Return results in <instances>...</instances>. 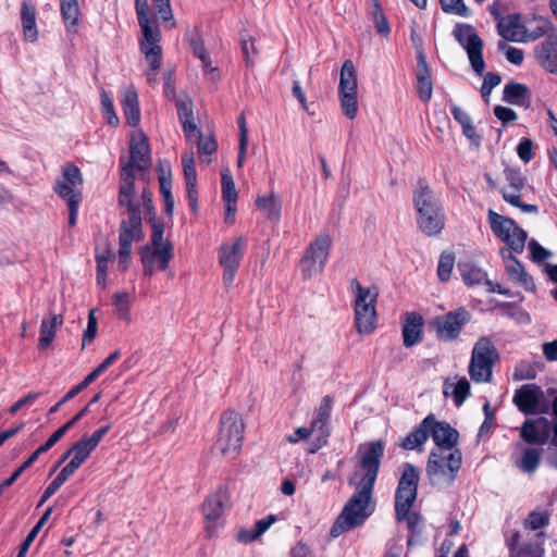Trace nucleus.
Listing matches in <instances>:
<instances>
[{
  "instance_id": "37998d69",
  "label": "nucleus",
  "mask_w": 557,
  "mask_h": 557,
  "mask_svg": "<svg viewBox=\"0 0 557 557\" xmlns=\"http://www.w3.org/2000/svg\"><path fill=\"white\" fill-rule=\"evenodd\" d=\"M541 450L536 448H527L517 466L527 473H533L541 462Z\"/></svg>"
},
{
  "instance_id": "aec40b11",
  "label": "nucleus",
  "mask_w": 557,
  "mask_h": 557,
  "mask_svg": "<svg viewBox=\"0 0 557 557\" xmlns=\"http://www.w3.org/2000/svg\"><path fill=\"white\" fill-rule=\"evenodd\" d=\"M498 35L505 40L513 42H528L527 26L521 21V15L510 14L502 23H497Z\"/></svg>"
},
{
  "instance_id": "6e6552de",
  "label": "nucleus",
  "mask_w": 557,
  "mask_h": 557,
  "mask_svg": "<svg viewBox=\"0 0 557 557\" xmlns=\"http://www.w3.org/2000/svg\"><path fill=\"white\" fill-rule=\"evenodd\" d=\"M358 79L357 71L351 60H346L341 69L338 99L344 115L354 120L358 115Z\"/></svg>"
},
{
  "instance_id": "ddd939ff",
  "label": "nucleus",
  "mask_w": 557,
  "mask_h": 557,
  "mask_svg": "<svg viewBox=\"0 0 557 557\" xmlns=\"http://www.w3.org/2000/svg\"><path fill=\"white\" fill-rule=\"evenodd\" d=\"M119 203L128 210V219L123 220L120 226V247L123 250L132 249L133 242H139L144 238L141 215L139 205L133 201V195H128L124 200L122 194H119Z\"/></svg>"
},
{
  "instance_id": "f3484780",
  "label": "nucleus",
  "mask_w": 557,
  "mask_h": 557,
  "mask_svg": "<svg viewBox=\"0 0 557 557\" xmlns=\"http://www.w3.org/2000/svg\"><path fill=\"white\" fill-rule=\"evenodd\" d=\"M161 38L140 39L139 50L144 54L148 64L146 72L147 82L150 85L158 83V71L161 66L162 48L160 46Z\"/></svg>"
},
{
  "instance_id": "1a4fd4ad",
  "label": "nucleus",
  "mask_w": 557,
  "mask_h": 557,
  "mask_svg": "<svg viewBox=\"0 0 557 557\" xmlns=\"http://www.w3.org/2000/svg\"><path fill=\"white\" fill-rule=\"evenodd\" d=\"M456 41L466 50L472 70L480 76L485 70L483 40L470 24L458 23L453 30Z\"/></svg>"
},
{
  "instance_id": "e433bc0d",
  "label": "nucleus",
  "mask_w": 557,
  "mask_h": 557,
  "mask_svg": "<svg viewBox=\"0 0 557 557\" xmlns=\"http://www.w3.org/2000/svg\"><path fill=\"white\" fill-rule=\"evenodd\" d=\"M529 89L525 85L519 83H509L504 87L503 100L505 102L523 106L525 98H529Z\"/></svg>"
},
{
  "instance_id": "4468645a",
  "label": "nucleus",
  "mask_w": 557,
  "mask_h": 557,
  "mask_svg": "<svg viewBox=\"0 0 557 557\" xmlns=\"http://www.w3.org/2000/svg\"><path fill=\"white\" fill-rule=\"evenodd\" d=\"M245 246V238L239 236L233 243H224L219 248V263L223 268V283L226 288L233 285Z\"/></svg>"
},
{
  "instance_id": "7c9ffc66",
  "label": "nucleus",
  "mask_w": 557,
  "mask_h": 557,
  "mask_svg": "<svg viewBox=\"0 0 557 557\" xmlns=\"http://www.w3.org/2000/svg\"><path fill=\"white\" fill-rule=\"evenodd\" d=\"M63 324L62 314H51L50 318H45L40 325V336L38 341V348L41 350L47 349L54 339L57 329Z\"/></svg>"
},
{
  "instance_id": "774afa93",
  "label": "nucleus",
  "mask_w": 557,
  "mask_h": 557,
  "mask_svg": "<svg viewBox=\"0 0 557 557\" xmlns=\"http://www.w3.org/2000/svg\"><path fill=\"white\" fill-rule=\"evenodd\" d=\"M529 249L534 262H542L552 257V251L542 247L535 239L530 240Z\"/></svg>"
},
{
  "instance_id": "cd10ccee",
  "label": "nucleus",
  "mask_w": 557,
  "mask_h": 557,
  "mask_svg": "<svg viewBox=\"0 0 557 557\" xmlns=\"http://www.w3.org/2000/svg\"><path fill=\"white\" fill-rule=\"evenodd\" d=\"M487 218L492 232L502 242L508 240L509 233L515 232L518 227L513 219L502 215L493 210H488Z\"/></svg>"
},
{
  "instance_id": "a211bd4d",
  "label": "nucleus",
  "mask_w": 557,
  "mask_h": 557,
  "mask_svg": "<svg viewBox=\"0 0 557 557\" xmlns=\"http://www.w3.org/2000/svg\"><path fill=\"white\" fill-rule=\"evenodd\" d=\"M430 436H432L435 443L434 449H441V451H460L456 447L459 438L458 431L451 428L447 422L437 421L434 416L432 425L430 426Z\"/></svg>"
},
{
  "instance_id": "a19ab883",
  "label": "nucleus",
  "mask_w": 557,
  "mask_h": 557,
  "mask_svg": "<svg viewBox=\"0 0 557 557\" xmlns=\"http://www.w3.org/2000/svg\"><path fill=\"white\" fill-rule=\"evenodd\" d=\"M95 449L96 448H94V446L83 436L70 448V453H73V457L70 462L79 468Z\"/></svg>"
},
{
  "instance_id": "9d476101",
  "label": "nucleus",
  "mask_w": 557,
  "mask_h": 557,
  "mask_svg": "<svg viewBox=\"0 0 557 557\" xmlns=\"http://www.w3.org/2000/svg\"><path fill=\"white\" fill-rule=\"evenodd\" d=\"M332 239L327 233H320L306 248L300 261L301 274L305 280L321 273L327 262Z\"/></svg>"
},
{
  "instance_id": "4c0bfd02",
  "label": "nucleus",
  "mask_w": 557,
  "mask_h": 557,
  "mask_svg": "<svg viewBox=\"0 0 557 557\" xmlns=\"http://www.w3.org/2000/svg\"><path fill=\"white\" fill-rule=\"evenodd\" d=\"M553 27V23L548 18L534 16L530 22V27H527L525 37H528V41H534L548 34Z\"/></svg>"
},
{
  "instance_id": "2eb2a0df",
  "label": "nucleus",
  "mask_w": 557,
  "mask_h": 557,
  "mask_svg": "<svg viewBox=\"0 0 557 557\" xmlns=\"http://www.w3.org/2000/svg\"><path fill=\"white\" fill-rule=\"evenodd\" d=\"M513 404L524 414L547 413L549 409L543 389L536 384H524L517 389Z\"/></svg>"
},
{
  "instance_id": "0eeeda50",
  "label": "nucleus",
  "mask_w": 557,
  "mask_h": 557,
  "mask_svg": "<svg viewBox=\"0 0 557 557\" xmlns=\"http://www.w3.org/2000/svg\"><path fill=\"white\" fill-rule=\"evenodd\" d=\"M244 429L239 413L228 410L221 417L216 448L223 456L235 457L240 451Z\"/></svg>"
},
{
  "instance_id": "de8ad7c7",
  "label": "nucleus",
  "mask_w": 557,
  "mask_h": 557,
  "mask_svg": "<svg viewBox=\"0 0 557 557\" xmlns=\"http://www.w3.org/2000/svg\"><path fill=\"white\" fill-rule=\"evenodd\" d=\"M113 306L119 318L126 322L131 321L129 296L126 292L117 293L114 295Z\"/></svg>"
},
{
  "instance_id": "b1692460",
  "label": "nucleus",
  "mask_w": 557,
  "mask_h": 557,
  "mask_svg": "<svg viewBox=\"0 0 557 557\" xmlns=\"http://www.w3.org/2000/svg\"><path fill=\"white\" fill-rule=\"evenodd\" d=\"M122 107L127 123L137 126L140 122L138 94L133 85L122 89Z\"/></svg>"
},
{
  "instance_id": "5701e85b",
  "label": "nucleus",
  "mask_w": 557,
  "mask_h": 557,
  "mask_svg": "<svg viewBox=\"0 0 557 557\" xmlns=\"http://www.w3.org/2000/svg\"><path fill=\"white\" fill-rule=\"evenodd\" d=\"M423 324V318L419 313L408 312L405 314L403 338L406 347H412L421 341Z\"/></svg>"
},
{
  "instance_id": "58836bf2",
  "label": "nucleus",
  "mask_w": 557,
  "mask_h": 557,
  "mask_svg": "<svg viewBox=\"0 0 557 557\" xmlns=\"http://www.w3.org/2000/svg\"><path fill=\"white\" fill-rule=\"evenodd\" d=\"M190 47L193 49V53L197 57L202 64V69L206 73H215L218 72L216 67L211 66L210 55L205 48L202 39L196 35L189 39Z\"/></svg>"
},
{
  "instance_id": "20e7f679",
  "label": "nucleus",
  "mask_w": 557,
  "mask_h": 557,
  "mask_svg": "<svg viewBox=\"0 0 557 557\" xmlns=\"http://www.w3.org/2000/svg\"><path fill=\"white\" fill-rule=\"evenodd\" d=\"M461 451L432 449L426 463V475L432 485L450 486L461 468Z\"/></svg>"
},
{
  "instance_id": "c756f323",
  "label": "nucleus",
  "mask_w": 557,
  "mask_h": 557,
  "mask_svg": "<svg viewBox=\"0 0 557 557\" xmlns=\"http://www.w3.org/2000/svg\"><path fill=\"white\" fill-rule=\"evenodd\" d=\"M21 21L24 38L30 42H35L38 39L36 8L28 1H23L22 3Z\"/></svg>"
},
{
  "instance_id": "423d86ee",
  "label": "nucleus",
  "mask_w": 557,
  "mask_h": 557,
  "mask_svg": "<svg viewBox=\"0 0 557 557\" xmlns=\"http://www.w3.org/2000/svg\"><path fill=\"white\" fill-rule=\"evenodd\" d=\"M499 359L498 351L488 337H481L476 341L471 352L469 363V375L476 383L491 382L493 367Z\"/></svg>"
},
{
  "instance_id": "f03ea898",
  "label": "nucleus",
  "mask_w": 557,
  "mask_h": 557,
  "mask_svg": "<svg viewBox=\"0 0 557 557\" xmlns=\"http://www.w3.org/2000/svg\"><path fill=\"white\" fill-rule=\"evenodd\" d=\"M417 223L422 233L435 236L445 225V214L440 199L424 180H419L413 191Z\"/></svg>"
},
{
  "instance_id": "bf43d9fd",
  "label": "nucleus",
  "mask_w": 557,
  "mask_h": 557,
  "mask_svg": "<svg viewBox=\"0 0 557 557\" xmlns=\"http://www.w3.org/2000/svg\"><path fill=\"white\" fill-rule=\"evenodd\" d=\"M461 275L465 283L469 286L482 283L486 276L485 272L476 267H465L461 270Z\"/></svg>"
},
{
  "instance_id": "dca6fc26",
  "label": "nucleus",
  "mask_w": 557,
  "mask_h": 557,
  "mask_svg": "<svg viewBox=\"0 0 557 557\" xmlns=\"http://www.w3.org/2000/svg\"><path fill=\"white\" fill-rule=\"evenodd\" d=\"M82 184L81 170L74 164H67L63 168L62 177L57 180L54 184V191L67 203L72 200L82 201Z\"/></svg>"
},
{
  "instance_id": "052dcab7",
  "label": "nucleus",
  "mask_w": 557,
  "mask_h": 557,
  "mask_svg": "<svg viewBox=\"0 0 557 557\" xmlns=\"http://www.w3.org/2000/svg\"><path fill=\"white\" fill-rule=\"evenodd\" d=\"M498 49L505 50L506 59L510 63H512L515 65H520L523 62L524 54L521 49L508 46L504 41L498 42Z\"/></svg>"
},
{
  "instance_id": "72a5a7b5",
  "label": "nucleus",
  "mask_w": 557,
  "mask_h": 557,
  "mask_svg": "<svg viewBox=\"0 0 557 557\" xmlns=\"http://www.w3.org/2000/svg\"><path fill=\"white\" fill-rule=\"evenodd\" d=\"M256 206L270 221L277 222L280 220L282 202L273 193H270L267 196L258 197L256 200Z\"/></svg>"
},
{
  "instance_id": "4d7b16f0",
  "label": "nucleus",
  "mask_w": 557,
  "mask_h": 557,
  "mask_svg": "<svg viewBox=\"0 0 557 557\" xmlns=\"http://www.w3.org/2000/svg\"><path fill=\"white\" fill-rule=\"evenodd\" d=\"M66 426L59 428L49 438L46 443L40 445L32 455L30 457L36 461L38 457L41 454L47 453L49 449H51L66 433Z\"/></svg>"
},
{
  "instance_id": "393cba45",
  "label": "nucleus",
  "mask_w": 557,
  "mask_h": 557,
  "mask_svg": "<svg viewBox=\"0 0 557 557\" xmlns=\"http://www.w3.org/2000/svg\"><path fill=\"white\" fill-rule=\"evenodd\" d=\"M163 234H164V225L161 224V223H158V222H154L152 224V234H151V239H150V245L151 247H156V248H160L161 250L159 251L161 255V261H162V264H161V270H166L169 268V264H170V261L173 257V253H172V244L168 240V239H164L163 237Z\"/></svg>"
},
{
  "instance_id": "bb28decb",
  "label": "nucleus",
  "mask_w": 557,
  "mask_h": 557,
  "mask_svg": "<svg viewBox=\"0 0 557 557\" xmlns=\"http://www.w3.org/2000/svg\"><path fill=\"white\" fill-rule=\"evenodd\" d=\"M433 422V414L425 417L419 426L409 433L401 442L400 446L404 449L412 450L421 447L430 436V426Z\"/></svg>"
},
{
  "instance_id": "09e8293b",
  "label": "nucleus",
  "mask_w": 557,
  "mask_h": 557,
  "mask_svg": "<svg viewBox=\"0 0 557 557\" xmlns=\"http://www.w3.org/2000/svg\"><path fill=\"white\" fill-rule=\"evenodd\" d=\"M539 424L536 420H527L521 426L520 437L528 444L540 445Z\"/></svg>"
},
{
  "instance_id": "49530a36",
  "label": "nucleus",
  "mask_w": 557,
  "mask_h": 557,
  "mask_svg": "<svg viewBox=\"0 0 557 557\" xmlns=\"http://www.w3.org/2000/svg\"><path fill=\"white\" fill-rule=\"evenodd\" d=\"M198 138V153L200 157V160L203 163H209L210 158L209 156L215 152L218 148V144L215 139L212 136L203 137L201 134H199Z\"/></svg>"
},
{
  "instance_id": "a18cd8bd",
  "label": "nucleus",
  "mask_w": 557,
  "mask_h": 557,
  "mask_svg": "<svg viewBox=\"0 0 557 557\" xmlns=\"http://www.w3.org/2000/svg\"><path fill=\"white\" fill-rule=\"evenodd\" d=\"M51 512H52V508L49 507L45 511V513L41 516V518L38 520V522L35 524V527L30 530V532L27 534V536L25 537V540L23 541V543H22V545L20 547V550H22V554H27L30 545L33 544V542L37 537L39 531L42 529V527L48 521Z\"/></svg>"
},
{
  "instance_id": "ea45409f",
  "label": "nucleus",
  "mask_w": 557,
  "mask_h": 557,
  "mask_svg": "<svg viewBox=\"0 0 557 557\" xmlns=\"http://www.w3.org/2000/svg\"><path fill=\"white\" fill-rule=\"evenodd\" d=\"M500 193H502L504 200L507 203L521 209L522 212H524V213H537L539 212L537 206L521 202V195H520L521 190H515V189H510L507 187H503L500 189Z\"/></svg>"
},
{
  "instance_id": "6ab92c4d",
  "label": "nucleus",
  "mask_w": 557,
  "mask_h": 557,
  "mask_svg": "<svg viewBox=\"0 0 557 557\" xmlns=\"http://www.w3.org/2000/svg\"><path fill=\"white\" fill-rule=\"evenodd\" d=\"M500 255L506 263V271L509 278L527 290H534L535 285L532 277L525 272L522 263L512 255L508 248H503Z\"/></svg>"
},
{
  "instance_id": "6e6d98bb",
  "label": "nucleus",
  "mask_w": 557,
  "mask_h": 557,
  "mask_svg": "<svg viewBox=\"0 0 557 557\" xmlns=\"http://www.w3.org/2000/svg\"><path fill=\"white\" fill-rule=\"evenodd\" d=\"M222 197L224 201H237V190L228 171L222 173Z\"/></svg>"
},
{
  "instance_id": "8fccbe9b",
  "label": "nucleus",
  "mask_w": 557,
  "mask_h": 557,
  "mask_svg": "<svg viewBox=\"0 0 557 557\" xmlns=\"http://www.w3.org/2000/svg\"><path fill=\"white\" fill-rule=\"evenodd\" d=\"M528 238V234L520 226L515 230V232L509 233L508 240H504L509 246V250L515 251L517 253H521L525 246V240Z\"/></svg>"
},
{
  "instance_id": "3c124183",
  "label": "nucleus",
  "mask_w": 557,
  "mask_h": 557,
  "mask_svg": "<svg viewBox=\"0 0 557 557\" xmlns=\"http://www.w3.org/2000/svg\"><path fill=\"white\" fill-rule=\"evenodd\" d=\"M184 177L186 185L197 184V172L195 168V158L191 151L185 152L182 157Z\"/></svg>"
},
{
  "instance_id": "c9c22d12",
  "label": "nucleus",
  "mask_w": 557,
  "mask_h": 557,
  "mask_svg": "<svg viewBox=\"0 0 557 557\" xmlns=\"http://www.w3.org/2000/svg\"><path fill=\"white\" fill-rule=\"evenodd\" d=\"M398 521L406 520L410 535L407 540L408 546H412L419 543L422 531L423 521L419 513L407 511L405 516H396Z\"/></svg>"
},
{
  "instance_id": "864d4df0",
  "label": "nucleus",
  "mask_w": 557,
  "mask_h": 557,
  "mask_svg": "<svg viewBox=\"0 0 557 557\" xmlns=\"http://www.w3.org/2000/svg\"><path fill=\"white\" fill-rule=\"evenodd\" d=\"M455 257L453 253H442L438 260L437 275L442 282L449 280L454 269Z\"/></svg>"
},
{
  "instance_id": "473e14b6",
  "label": "nucleus",
  "mask_w": 557,
  "mask_h": 557,
  "mask_svg": "<svg viewBox=\"0 0 557 557\" xmlns=\"http://www.w3.org/2000/svg\"><path fill=\"white\" fill-rule=\"evenodd\" d=\"M308 429L310 430V436L312 437V441L309 443L307 450L310 454H314L326 445L327 437L330 436L329 425L313 419L310 428Z\"/></svg>"
},
{
  "instance_id": "39448f33",
  "label": "nucleus",
  "mask_w": 557,
  "mask_h": 557,
  "mask_svg": "<svg viewBox=\"0 0 557 557\" xmlns=\"http://www.w3.org/2000/svg\"><path fill=\"white\" fill-rule=\"evenodd\" d=\"M350 285L355 294V325L357 332L361 335L371 334L376 327L375 304L379 293L375 287H363L357 278H352Z\"/></svg>"
},
{
  "instance_id": "9b49d317",
  "label": "nucleus",
  "mask_w": 557,
  "mask_h": 557,
  "mask_svg": "<svg viewBox=\"0 0 557 557\" xmlns=\"http://www.w3.org/2000/svg\"><path fill=\"white\" fill-rule=\"evenodd\" d=\"M420 473L411 463H404L395 494V515L405 516L411 509L418 491Z\"/></svg>"
},
{
  "instance_id": "680f3d73",
  "label": "nucleus",
  "mask_w": 557,
  "mask_h": 557,
  "mask_svg": "<svg viewBox=\"0 0 557 557\" xmlns=\"http://www.w3.org/2000/svg\"><path fill=\"white\" fill-rule=\"evenodd\" d=\"M502 82V78L498 74H495L493 72H488L484 75V81L481 86V95L482 97L487 100L493 88L498 86Z\"/></svg>"
},
{
  "instance_id": "c03bdc74",
  "label": "nucleus",
  "mask_w": 557,
  "mask_h": 557,
  "mask_svg": "<svg viewBox=\"0 0 557 557\" xmlns=\"http://www.w3.org/2000/svg\"><path fill=\"white\" fill-rule=\"evenodd\" d=\"M440 3L445 13L461 17H469L471 15V10L463 0H440Z\"/></svg>"
},
{
  "instance_id": "0e129e2a",
  "label": "nucleus",
  "mask_w": 557,
  "mask_h": 557,
  "mask_svg": "<svg viewBox=\"0 0 557 557\" xmlns=\"http://www.w3.org/2000/svg\"><path fill=\"white\" fill-rule=\"evenodd\" d=\"M332 404H333V399L331 398V396H329V395L324 396L321 400V404H320L318 410H317V414H315L314 419L329 425V420H330L331 411H332Z\"/></svg>"
},
{
  "instance_id": "5fc2aeb1",
  "label": "nucleus",
  "mask_w": 557,
  "mask_h": 557,
  "mask_svg": "<svg viewBox=\"0 0 557 557\" xmlns=\"http://www.w3.org/2000/svg\"><path fill=\"white\" fill-rule=\"evenodd\" d=\"M160 193L164 201V211L168 215H172L174 210V197L172 195V180H159Z\"/></svg>"
},
{
  "instance_id": "f257e3e1",
  "label": "nucleus",
  "mask_w": 557,
  "mask_h": 557,
  "mask_svg": "<svg viewBox=\"0 0 557 557\" xmlns=\"http://www.w3.org/2000/svg\"><path fill=\"white\" fill-rule=\"evenodd\" d=\"M384 448L382 441L372 442L363 454L360 460V467L364 470V474L357 485L355 493L332 525L330 531L332 537H337L361 525L372 513V492Z\"/></svg>"
},
{
  "instance_id": "338daca9",
  "label": "nucleus",
  "mask_w": 557,
  "mask_h": 557,
  "mask_svg": "<svg viewBox=\"0 0 557 557\" xmlns=\"http://www.w3.org/2000/svg\"><path fill=\"white\" fill-rule=\"evenodd\" d=\"M548 524V517L542 512H537V511H532L525 522H524V525L527 529H530V530H539V529H542L544 528L545 525Z\"/></svg>"
},
{
  "instance_id": "e2e57ef3",
  "label": "nucleus",
  "mask_w": 557,
  "mask_h": 557,
  "mask_svg": "<svg viewBox=\"0 0 557 557\" xmlns=\"http://www.w3.org/2000/svg\"><path fill=\"white\" fill-rule=\"evenodd\" d=\"M88 385H89V383L84 379L79 384H77L76 386L72 387L62 397V399L59 403H57L54 406H52L49 409V414L55 413L63 404H65L66 401L71 400L72 398H74L77 394H79L82 391H84Z\"/></svg>"
},
{
  "instance_id": "f704fd0d",
  "label": "nucleus",
  "mask_w": 557,
  "mask_h": 557,
  "mask_svg": "<svg viewBox=\"0 0 557 557\" xmlns=\"http://www.w3.org/2000/svg\"><path fill=\"white\" fill-rule=\"evenodd\" d=\"M63 22L69 32L78 25L81 9L77 0H60Z\"/></svg>"
},
{
  "instance_id": "79ce46f5",
  "label": "nucleus",
  "mask_w": 557,
  "mask_h": 557,
  "mask_svg": "<svg viewBox=\"0 0 557 557\" xmlns=\"http://www.w3.org/2000/svg\"><path fill=\"white\" fill-rule=\"evenodd\" d=\"M453 388V396L455 399V404L460 406L467 397L470 395V383L466 377H461L458 380L456 384H449L445 382L444 384V394L448 395V389Z\"/></svg>"
},
{
  "instance_id": "c85d7f7f",
  "label": "nucleus",
  "mask_w": 557,
  "mask_h": 557,
  "mask_svg": "<svg viewBox=\"0 0 557 557\" xmlns=\"http://www.w3.org/2000/svg\"><path fill=\"white\" fill-rule=\"evenodd\" d=\"M138 23L143 32L141 39L162 38L161 30L156 23L148 17L147 0H135Z\"/></svg>"
},
{
  "instance_id": "603ef678",
  "label": "nucleus",
  "mask_w": 557,
  "mask_h": 557,
  "mask_svg": "<svg viewBox=\"0 0 557 557\" xmlns=\"http://www.w3.org/2000/svg\"><path fill=\"white\" fill-rule=\"evenodd\" d=\"M100 97H101L102 111L107 119L108 124H110L112 126H117L120 123V120L115 113V110L113 107V101H112L110 95L106 90H102L100 94Z\"/></svg>"
},
{
  "instance_id": "7ed1b4c3",
  "label": "nucleus",
  "mask_w": 557,
  "mask_h": 557,
  "mask_svg": "<svg viewBox=\"0 0 557 557\" xmlns=\"http://www.w3.org/2000/svg\"><path fill=\"white\" fill-rule=\"evenodd\" d=\"M131 157L125 161L121 158V182L120 191L125 200L135 190V172H146L151 165L150 148L148 138L143 132H136L131 138Z\"/></svg>"
},
{
  "instance_id": "2f4dec72",
  "label": "nucleus",
  "mask_w": 557,
  "mask_h": 557,
  "mask_svg": "<svg viewBox=\"0 0 557 557\" xmlns=\"http://www.w3.org/2000/svg\"><path fill=\"white\" fill-rule=\"evenodd\" d=\"M451 114L454 119L461 125L463 135L470 139L475 146L480 145L481 136L476 134L471 116L462 108L453 106Z\"/></svg>"
},
{
  "instance_id": "412c9836",
  "label": "nucleus",
  "mask_w": 557,
  "mask_h": 557,
  "mask_svg": "<svg viewBox=\"0 0 557 557\" xmlns=\"http://www.w3.org/2000/svg\"><path fill=\"white\" fill-rule=\"evenodd\" d=\"M537 63L549 73L557 74V36H549L534 48Z\"/></svg>"
},
{
  "instance_id": "13d9d810",
  "label": "nucleus",
  "mask_w": 557,
  "mask_h": 557,
  "mask_svg": "<svg viewBox=\"0 0 557 557\" xmlns=\"http://www.w3.org/2000/svg\"><path fill=\"white\" fill-rule=\"evenodd\" d=\"M505 178L507 183L509 184L506 186L507 188L515 189V190H522L525 186V177L522 175V173L519 170L507 168L504 171Z\"/></svg>"
},
{
  "instance_id": "69168bd1",
  "label": "nucleus",
  "mask_w": 557,
  "mask_h": 557,
  "mask_svg": "<svg viewBox=\"0 0 557 557\" xmlns=\"http://www.w3.org/2000/svg\"><path fill=\"white\" fill-rule=\"evenodd\" d=\"M114 258V253L110 252L108 257L97 256V284L99 286L106 285V276L108 272L109 260Z\"/></svg>"
},
{
  "instance_id": "a878e982",
  "label": "nucleus",
  "mask_w": 557,
  "mask_h": 557,
  "mask_svg": "<svg viewBox=\"0 0 557 557\" xmlns=\"http://www.w3.org/2000/svg\"><path fill=\"white\" fill-rule=\"evenodd\" d=\"M228 504V495L225 488L220 487L209 495L202 510L207 520H216Z\"/></svg>"
},
{
  "instance_id": "4be33fe9",
  "label": "nucleus",
  "mask_w": 557,
  "mask_h": 557,
  "mask_svg": "<svg viewBox=\"0 0 557 557\" xmlns=\"http://www.w3.org/2000/svg\"><path fill=\"white\" fill-rule=\"evenodd\" d=\"M417 90L422 101H430L433 91V84L423 51H419L417 55Z\"/></svg>"
},
{
  "instance_id": "f8f14e48",
  "label": "nucleus",
  "mask_w": 557,
  "mask_h": 557,
  "mask_svg": "<svg viewBox=\"0 0 557 557\" xmlns=\"http://www.w3.org/2000/svg\"><path fill=\"white\" fill-rule=\"evenodd\" d=\"M471 320V313L459 307L445 314L434 318L431 322L435 330L436 338L442 342H451L459 337L462 329Z\"/></svg>"
}]
</instances>
